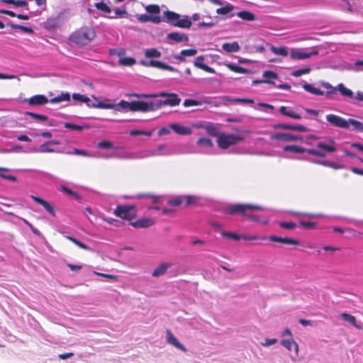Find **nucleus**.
Listing matches in <instances>:
<instances>
[{"instance_id": "nucleus-1", "label": "nucleus", "mask_w": 363, "mask_h": 363, "mask_svg": "<svg viewBox=\"0 0 363 363\" xmlns=\"http://www.w3.org/2000/svg\"><path fill=\"white\" fill-rule=\"evenodd\" d=\"M264 208L262 206L257 204L235 203L229 205L226 208L225 212L230 215H240L242 220H249L267 224L268 223L267 220H262L259 216L253 214L255 211H261Z\"/></svg>"}, {"instance_id": "nucleus-2", "label": "nucleus", "mask_w": 363, "mask_h": 363, "mask_svg": "<svg viewBox=\"0 0 363 363\" xmlns=\"http://www.w3.org/2000/svg\"><path fill=\"white\" fill-rule=\"evenodd\" d=\"M96 37V31L91 26H82L71 33L69 40L78 46L88 45Z\"/></svg>"}, {"instance_id": "nucleus-3", "label": "nucleus", "mask_w": 363, "mask_h": 363, "mask_svg": "<svg viewBox=\"0 0 363 363\" xmlns=\"http://www.w3.org/2000/svg\"><path fill=\"white\" fill-rule=\"evenodd\" d=\"M326 120L329 123L335 127L348 129L350 128V125H352L354 130L363 133V123L353 118L346 120L335 114L327 115Z\"/></svg>"}, {"instance_id": "nucleus-4", "label": "nucleus", "mask_w": 363, "mask_h": 363, "mask_svg": "<svg viewBox=\"0 0 363 363\" xmlns=\"http://www.w3.org/2000/svg\"><path fill=\"white\" fill-rule=\"evenodd\" d=\"M131 96H135L138 98H152V97H163L165 98L163 101H160V104L165 106H175L180 104L181 99L178 96L177 94L174 93H166V92H160L158 94L150 95V94H132Z\"/></svg>"}, {"instance_id": "nucleus-5", "label": "nucleus", "mask_w": 363, "mask_h": 363, "mask_svg": "<svg viewBox=\"0 0 363 363\" xmlns=\"http://www.w3.org/2000/svg\"><path fill=\"white\" fill-rule=\"evenodd\" d=\"M242 140H244L243 137H240L233 134H225L224 133H220L218 135L217 143L219 147L225 150L228 149L229 147L236 145Z\"/></svg>"}, {"instance_id": "nucleus-6", "label": "nucleus", "mask_w": 363, "mask_h": 363, "mask_svg": "<svg viewBox=\"0 0 363 363\" xmlns=\"http://www.w3.org/2000/svg\"><path fill=\"white\" fill-rule=\"evenodd\" d=\"M113 213L123 220H132L136 217V209L134 206H117Z\"/></svg>"}, {"instance_id": "nucleus-7", "label": "nucleus", "mask_w": 363, "mask_h": 363, "mask_svg": "<svg viewBox=\"0 0 363 363\" xmlns=\"http://www.w3.org/2000/svg\"><path fill=\"white\" fill-rule=\"evenodd\" d=\"M131 105L132 112H145L148 111H153L155 109V104L153 102L133 101Z\"/></svg>"}, {"instance_id": "nucleus-8", "label": "nucleus", "mask_w": 363, "mask_h": 363, "mask_svg": "<svg viewBox=\"0 0 363 363\" xmlns=\"http://www.w3.org/2000/svg\"><path fill=\"white\" fill-rule=\"evenodd\" d=\"M301 138L298 135H294L290 133H275L272 134L270 136L271 140H280V141H284V142H289V141H297L298 140H301Z\"/></svg>"}, {"instance_id": "nucleus-9", "label": "nucleus", "mask_w": 363, "mask_h": 363, "mask_svg": "<svg viewBox=\"0 0 363 363\" xmlns=\"http://www.w3.org/2000/svg\"><path fill=\"white\" fill-rule=\"evenodd\" d=\"M155 223L153 218L143 217L134 222H130V225L135 228H146L152 226Z\"/></svg>"}, {"instance_id": "nucleus-10", "label": "nucleus", "mask_w": 363, "mask_h": 363, "mask_svg": "<svg viewBox=\"0 0 363 363\" xmlns=\"http://www.w3.org/2000/svg\"><path fill=\"white\" fill-rule=\"evenodd\" d=\"M166 334H167V342L169 344L174 346L176 348H177L184 352H186L187 351L186 348L178 341V340L173 335V333L171 332V330H167Z\"/></svg>"}, {"instance_id": "nucleus-11", "label": "nucleus", "mask_w": 363, "mask_h": 363, "mask_svg": "<svg viewBox=\"0 0 363 363\" xmlns=\"http://www.w3.org/2000/svg\"><path fill=\"white\" fill-rule=\"evenodd\" d=\"M30 198L36 203L42 205L44 208L50 214L52 215V216H56V213H55V211L53 208V206L49 203L47 201L40 198V197H38V196H33L32 195L30 196Z\"/></svg>"}, {"instance_id": "nucleus-12", "label": "nucleus", "mask_w": 363, "mask_h": 363, "mask_svg": "<svg viewBox=\"0 0 363 363\" xmlns=\"http://www.w3.org/2000/svg\"><path fill=\"white\" fill-rule=\"evenodd\" d=\"M204 60H205V58H204L203 55L198 56L194 62V65L206 72L211 73V74L216 73V71L213 68L203 63Z\"/></svg>"}, {"instance_id": "nucleus-13", "label": "nucleus", "mask_w": 363, "mask_h": 363, "mask_svg": "<svg viewBox=\"0 0 363 363\" xmlns=\"http://www.w3.org/2000/svg\"><path fill=\"white\" fill-rule=\"evenodd\" d=\"M270 241L281 242L286 245H299L301 244L300 241L298 240H295L290 238H282L277 237L275 235H272L269 238Z\"/></svg>"}, {"instance_id": "nucleus-14", "label": "nucleus", "mask_w": 363, "mask_h": 363, "mask_svg": "<svg viewBox=\"0 0 363 363\" xmlns=\"http://www.w3.org/2000/svg\"><path fill=\"white\" fill-rule=\"evenodd\" d=\"M48 101L50 102V100H48L46 96L41 94L35 95L28 99V104L32 106L44 105Z\"/></svg>"}, {"instance_id": "nucleus-15", "label": "nucleus", "mask_w": 363, "mask_h": 363, "mask_svg": "<svg viewBox=\"0 0 363 363\" xmlns=\"http://www.w3.org/2000/svg\"><path fill=\"white\" fill-rule=\"evenodd\" d=\"M171 263L162 262L152 272V276L154 277H159L164 275L169 267H172Z\"/></svg>"}, {"instance_id": "nucleus-16", "label": "nucleus", "mask_w": 363, "mask_h": 363, "mask_svg": "<svg viewBox=\"0 0 363 363\" xmlns=\"http://www.w3.org/2000/svg\"><path fill=\"white\" fill-rule=\"evenodd\" d=\"M170 128L179 135H186L191 133V129L190 128L177 123L171 124Z\"/></svg>"}, {"instance_id": "nucleus-17", "label": "nucleus", "mask_w": 363, "mask_h": 363, "mask_svg": "<svg viewBox=\"0 0 363 363\" xmlns=\"http://www.w3.org/2000/svg\"><path fill=\"white\" fill-rule=\"evenodd\" d=\"M281 345L287 348L289 351L294 350L297 354L298 352V344L291 337L290 339L282 340L281 342Z\"/></svg>"}, {"instance_id": "nucleus-18", "label": "nucleus", "mask_w": 363, "mask_h": 363, "mask_svg": "<svg viewBox=\"0 0 363 363\" xmlns=\"http://www.w3.org/2000/svg\"><path fill=\"white\" fill-rule=\"evenodd\" d=\"M317 53V52H305L301 51H292L291 52V57L294 60H305L310 58L313 55H316Z\"/></svg>"}, {"instance_id": "nucleus-19", "label": "nucleus", "mask_w": 363, "mask_h": 363, "mask_svg": "<svg viewBox=\"0 0 363 363\" xmlns=\"http://www.w3.org/2000/svg\"><path fill=\"white\" fill-rule=\"evenodd\" d=\"M197 53V50L196 49H186V50H182L180 52V54L178 55H174V58L178 60L180 62H184L185 57L186 56H194Z\"/></svg>"}, {"instance_id": "nucleus-20", "label": "nucleus", "mask_w": 363, "mask_h": 363, "mask_svg": "<svg viewBox=\"0 0 363 363\" xmlns=\"http://www.w3.org/2000/svg\"><path fill=\"white\" fill-rule=\"evenodd\" d=\"M167 38V39L172 40L177 43H180L183 41L187 42L189 40V38L186 35L181 34L177 32H172L169 33Z\"/></svg>"}, {"instance_id": "nucleus-21", "label": "nucleus", "mask_w": 363, "mask_h": 363, "mask_svg": "<svg viewBox=\"0 0 363 363\" xmlns=\"http://www.w3.org/2000/svg\"><path fill=\"white\" fill-rule=\"evenodd\" d=\"M224 65L226 67H228L230 70L235 73L249 74L250 72V70L231 62L225 63Z\"/></svg>"}, {"instance_id": "nucleus-22", "label": "nucleus", "mask_w": 363, "mask_h": 363, "mask_svg": "<svg viewBox=\"0 0 363 363\" xmlns=\"http://www.w3.org/2000/svg\"><path fill=\"white\" fill-rule=\"evenodd\" d=\"M73 100L85 103L88 107L94 106V104L91 102L90 99L85 96L78 93H74L72 96Z\"/></svg>"}, {"instance_id": "nucleus-23", "label": "nucleus", "mask_w": 363, "mask_h": 363, "mask_svg": "<svg viewBox=\"0 0 363 363\" xmlns=\"http://www.w3.org/2000/svg\"><path fill=\"white\" fill-rule=\"evenodd\" d=\"M222 48L227 52H235L240 50V47L238 42H233L223 43Z\"/></svg>"}, {"instance_id": "nucleus-24", "label": "nucleus", "mask_w": 363, "mask_h": 363, "mask_svg": "<svg viewBox=\"0 0 363 363\" xmlns=\"http://www.w3.org/2000/svg\"><path fill=\"white\" fill-rule=\"evenodd\" d=\"M340 316L342 320L350 323L354 328L361 329V326L357 323L356 318L354 315L347 313H342Z\"/></svg>"}, {"instance_id": "nucleus-25", "label": "nucleus", "mask_w": 363, "mask_h": 363, "mask_svg": "<svg viewBox=\"0 0 363 363\" xmlns=\"http://www.w3.org/2000/svg\"><path fill=\"white\" fill-rule=\"evenodd\" d=\"M330 144H325L323 142H320L317 144V147L319 149L324 150L328 152H334L336 151V147L334 146L335 141L333 140H330Z\"/></svg>"}, {"instance_id": "nucleus-26", "label": "nucleus", "mask_w": 363, "mask_h": 363, "mask_svg": "<svg viewBox=\"0 0 363 363\" xmlns=\"http://www.w3.org/2000/svg\"><path fill=\"white\" fill-rule=\"evenodd\" d=\"M279 112L286 116L295 118V119H301V115L296 113L294 111L291 110H288L286 106H282L279 108Z\"/></svg>"}, {"instance_id": "nucleus-27", "label": "nucleus", "mask_w": 363, "mask_h": 363, "mask_svg": "<svg viewBox=\"0 0 363 363\" xmlns=\"http://www.w3.org/2000/svg\"><path fill=\"white\" fill-rule=\"evenodd\" d=\"M222 100L223 101H230L234 103H243V104H254V100L251 99H241V98H235L232 99L229 96H223Z\"/></svg>"}, {"instance_id": "nucleus-28", "label": "nucleus", "mask_w": 363, "mask_h": 363, "mask_svg": "<svg viewBox=\"0 0 363 363\" xmlns=\"http://www.w3.org/2000/svg\"><path fill=\"white\" fill-rule=\"evenodd\" d=\"M164 16L167 18V22L171 23L174 26V23H176V22L178 21V19L180 17V16L178 13H177L174 11H166L164 13Z\"/></svg>"}, {"instance_id": "nucleus-29", "label": "nucleus", "mask_w": 363, "mask_h": 363, "mask_svg": "<svg viewBox=\"0 0 363 363\" xmlns=\"http://www.w3.org/2000/svg\"><path fill=\"white\" fill-rule=\"evenodd\" d=\"M132 101L128 102L124 100L121 101L118 104H116L114 109L117 111H121V110L125 111H132L131 105Z\"/></svg>"}, {"instance_id": "nucleus-30", "label": "nucleus", "mask_w": 363, "mask_h": 363, "mask_svg": "<svg viewBox=\"0 0 363 363\" xmlns=\"http://www.w3.org/2000/svg\"><path fill=\"white\" fill-rule=\"evenodd\" d=\"M70 100V95L68 92L61 93L59 96L50 99L51 104L60 103L62 101H68Z\"/></svg>"}, {"instance_id": "nucleus-31", "label": "nucleus", "mask_w": 363, "mask_h": 363, "mask_svg": "<svg viewBox=\"0 0 363 363\" xmlns=\"http://www.w3.org/2000/svg\"><path fill=\"white\" fill-rule=\"evenodd\" d=\"M337 89L341 93L342 96L350 99L354 97L352 91L347 88L343 84H339L337 86Z\"/></svg>"}, {"instance_id": "nucleus-32", "label": "nucleus", "mask_w": 363, "mask_h": 363, "mask_svg": "<svg viewBox=\"0 0 363 363\" xmlns=\"http://www.w3.org/2000/svg\"><path fill=\"white\" fill-rule=\"evenodd\" d=\"M303 88L306 91H308L313 94L317 95V96H323L324 94V91L320 90V89L315 88L313 86V85L310 84H305L303 86Z\"/></svg>"}, {"instance_id": "nucleus-33", "label": "nucleus", "mask_w": 363, "mask_h": 363, "mask_svg": "<svg viewBox=\"0 0 363 363\" xmlns=\"http://www.w3.org/2000/svg\"><path fill=\"white\" fill-rule=\"evenodd\" d=\"M144 55L146 58H158L162 55V53L156 48H150L145 50Z\"/></svg>"}, {"instance_id": "nucleus-34", "label": "nucleus", "mask_w": 363, "mask_h": 363, "mask_svg": "<svg viewBox=\"0 0 363 363\" xmlns=\"http://www.w3.org/2000/svg\"><path fill=\"white\" fill-rule=\"evenodd\" d=\"M237 16L242 18V20L247 21H252L255 19L254 13L247 11H242L237 13Z\"/></svg>"}, {"instance_id": "nucleus-35", "label": "nucleus", "mask_w": 363, "mask_h": 363, "mask_svg": "<svg viewBox=\"0 0 363 363\" xmlns=\"http://www.w3.org/2000/svg\"><path fill=\"white\" fill-rule=\"evenodd\" d=\"M283 150L284 152L291 151V152H293L294 153H298V154H301V153L305 152V148H303L301 146L295 145H286L283 147Z\"/></svg>"}, {"instance_id": "nucleus-36", "label": "nucleus", "mask_w": 363, "mask_h": 363, "mask_svg": "<svg viewBox=\"0 0 363 363\" xmlns=\"http://www.w3.org/2000/svg\"><path fill=\"white\" fill-rule=\"evenodd\" d=\"M270 50L274 54L277 55L286 57L289 55V52L285 47H275L272 45Z\"/></svg>"}, {"instance_id": "nucleus-37", "label": "nucleus", "mask_w": 363, "mask_h": 363, "mask_svg": "<svg viewBox=\"0 0 363 363\" xmlns=\"http://www.w3.org/2000/svg\"><path fill=\"white\" fill-rule=\"evenodd\" d=\"M203 104H211V103L209 101H201L194 99H185L184 101L183 105L185 107H189L191 106H201Z\"/></svg>"}, {"instance_id": "nucleus-38", "label": "nucleus", "mask_w": 363, "mask_h": 363, "mask_svg": "<svg viewBox=\"0 0 363 363\" xmlns=\"http://www.w3.org/2000/svg\"><path fill=\"white\" fill-rule=\"evenodd\" d=\"M1 2L6 4H13L16 7L28 6V2L26 0H1Z\"/></svg>"}, {"instance_id": "nucleus-39", "label": "nucleus", "mask_w": 363, "mask_h": 363, "mask_svg": "<svg viewBox=\"0 0 363 363\" xmlns=\"http://www.w3.org/2000/svg\"><path fill=\"white\" fill-rule=\"evenodd\" d=\"M191 26V21L188 18H179L178 21L174 23V26L183 28H189Z\"/></svg>"}, {"instance_id": "nucleus-40", "label": "nucleus", "mask_w": 363, "mask_h": 363, "mask_svg": "<svg viewBox=\"0 0 363 363\" xmlns=\"http://www.w3.org/2000/svg\"><path fill=\"white\" fill-rule=\"evenodd\" d=\"M118 62L122 66H131L136 63V60L133 57H121Z\"/></svg>"}, {"instance_id": "nucleus-41", "label": "nucleus", "mask_w": 363, "mask_h": 363, "mask_svg": "<svg viewBox=\"0 0 363 363\" xmlns=\"http://www.w3.org/2000/svg\"><path fill=\"white\" fill-rule=\"evenodd\" d=\"M94 7L106 13H110L111 12V8L104 1L96 3Z\"/></svg>"}, {"instance_id": "nucleus-42", "label": "nucleus", "mask_w": 363, "mask_h": 363, "mask_svg": "<svg viewBox=\"0 0 363 363\" xmlns=\"http://www.w3.org/2000/svg\"><path fill=\"white\" fill-rule=\"evenodd\" d=\"M234 9V6L233 5L228 4L225 6L217 9L216 13L219 15H226Z\"/></svg>"}, {"instance_id": "nucleus-43", "label": "nucleus", "mask_w": 363, "mask_h": 363, "mask_svg": "<svg viewBox=\"0 0 363 363\" xmlns=\"http://www.w3.org/2000/svg\"><path fill=\"white\" fill-rule=\"evenodd\" d=\"M311 71V67H304L302 69H298L296 70H294L291 72V75L295 77H301L303 74H308Z\"/></svg>"}, {"instance_id": "nucleus-44", "label": "nucleus", "mask_w": 363, "mask_h": 363, "mask_svg": "<svg viewBox=\"0 0 363 363\" xmlns=\"http://www.w3.org/2000/svg\"><path fill=\"white\" fill-rule=\"evenodd\" d=\"M140 19V21H145V22L148 21H150L155 23H159L161 22V18L159 16H149L147 15H144V16H141Z\"/></svg>"}, {"instance_id": "nucleus-45", "label": "nucleus", "mask_w": 363, "mask_h": 363, "mask_svg": "<svg viewBox=\"0 0 363 363\" xmlns=\"http://www.w3.org/2000/svg\"><path fill=\"white\" fill-rule=\"evenodd\" d=\"M241 238L243 239L244 240H247V241H252V240H264L267 239V238L265 236L259 237L257 235H250V234L242 235H241Z\"/></svg>"}, {"instance_id": "nucleus-46", "label": "nucleus", "mask_w": 363, "mask_h": 363, "mask_svg": "<svg viewBox=\"0 0 363 363\" xmlns=\"http://www.w3.org/2000/svg\"><path fill=\"white\" fill-rule=\"evenodd\" d=\"M221 235L223 238H228L233 239L235 240H239L241 239V235H240L235 233H233V232L223 231V232H221Z\"/></svg>"}, {"instance_id": "nucleus-47", "label": "nucleus", "mask_w": 363, "mask_h": 363, "mask_svg": "<svg viewBox=\"0 0 363 363\" xmlns=\"http://www.w3.org/2000/svg\"><path fill=\"white\" fill-rule=\"evenodd\" d=\"M66 238L67 240H69V241H71L72 242H73L74 244H75L76 245H77L78 247H79L80 248L82 249H84V250H89V247L85 245L84 243L77 240V239H75L74 238L72 237V236H66Z\"/></svg>"}, {"instance_id": "nucleus-48", "label": "nucleus", "mask_w": 363, "mask_h": 363, "mask_svg": "<svg viewBox=\"0 0 363 363\" xmlns=\"http://www.w3.org/2000/svg\"><path fill=\"white\" fill-rule=\"evenodd\" d=\"M146 11L149 13L152 14H159L160 12V9L158 5L156 4H150L147 5L145 8Z\"/></svg>"}, {"instance_id": "nucleus-49", "label": "nucleus", "mask_w": 363, "mask_h": 363, "mask_svg": "<svg viewBox=\"0 0 363 363\" xmlns=\"http://www.w3.org/2000/svg\"><path fill=\"white\" fill-rule=\"evenodd\" d=\"M9 26L12 28L21 30L22 31H23L24 33H33V30L29 27H26L24 26L18 25V24H10Z\"/></svg>"}, {"instance_id": "nucleus-50", "label": "nucleus", "mask_w": 363, "mask_h": 363, "mask_svg": "<svg viewBox=\"0 0 363 363\" xmlns=\"http://www.w3.org/2000/svg\"><path fill=\"white\" fill-rule=\"evenodd\" d=\"M116 106V104H106L104 102L100 101L98 104H94V106H91V108H113Z\"/></svg>"}, {"instance_id": "nucleus-51", "label": "nucleus", "mask_w": 363, "mask_h": 363, "mask_svg": "<svg viewBox=\"0 0 363 363\" xmlns=\"http://www.w3.org/2000/svg\"><path fill=\"white\" fill-rule=\"evenodd\" d=\"M197 144L199 145L206 146V147H211L213 145L211 140H210L209 138H199L197 140Z\"/></svg>"}, {"instance_id": "nucleus-52", "label": "nucleus", "mask_w": 363, "mask_h": 363, "mask_svg": "<svg viewBox=\"0 0 363 363\" xmlns=\"http://www.w3.org/2000/svg\"><path fill=\"white\" fill-rule=\"evenodd\" d=\"M50 145V143L48 142H45L43 145H41L38 151L40 152H55L54 149L49 147L48 146Z\"/></svg>"}, {"instance_id": "nucleus-53", "label": "nucleus", "mask_w": 363, "mask_h": 363, "mask_svg": "<svg viewBox=\"0 0 363 363\" xmlns=\"http://www.w3.org/2000/svg\"><path fill=\"white\" fill-rule=\"evenodd\" d=\"M184 201L183 197L177 196L175 198H173L172 199H169L168 201V204L174 206H180Z\"/></svg>"}, {"instance_id": "nucleus-54", "label": "nucleus", "mask_w": 363, "mask_h": 363, "mask_svg": "<svg viewBox=\"0 0 363 363\" xmlns=\"http://www.w3.org/2000/svg\"><path fill=\"white\" fill-rule=\"evenodd\" d=\"M263 77L267 80H269V79H274L278 78V74L273 71L267 70L264 72Z\"/></svg>"}, {"instance_id": "nucleus-55", "label": "nucleus", "mask_w": 363, "mask_h": 363, "mask_svg": "<svg viewBox=\"0 0 363 363\" xmlns=\"http://www.w3.org/2000/svg\"><path fill=\"white\" fill-rule=\"evenodd\" d=\"M305 152H307L308 155L320 157H325V155L317 150L315 149H305Z\"/></svg>"}, {"instance_id": "nucleus-56", "label": "nucleus", "mask_w": 363, "mask_h": 363, "mask_svg": "<svg viewBox=\"0 0 363 363\" xmlns=\"http://www.w3.org/2000/svg\"><path fill=\"white\" fill-rule=\"evenodd\" d=\"M109 54L111 55H117L121 57L125 54V50L124 48L110 49Z\"/></svg>"}, {"instance_id": "nucleus-57", "label": "nucleus", "mask_w": 363, "mask_h": 363, "mask_svg": "<svg viewBox=\"0 0 363 363\" xmlns=\"http://www.w3.org/2000/svg\"><path fill=\"white\" fill-rule=\"evenodd\" d=\"M64 126L66 128L71 129L73 130H77V131H81L84 128V126L78 125L70 123H65Z\"/></svg>"}, {"instance_id": "nucleus-58", "label": "nucleus", "mask_w": 363, "mask_h": 363, "mask_svg": "<svg viewBox=\"0 0 363 363\" xmlns=\"http://www.w3.org/2000/svg\"><path fill=\"white\" fill-rule=\"evenodd\" d=\"M279 225L281 228L289 229V230L294 229L296 228V224L293 222H281V223H279Z\"/></svg>"}, {"instance_id": "nucleus-59", "label": "nucleus", "mask_w": 363, "mask_h": 363, "mask_svg": "<svg viewBox=\"0 0 363 363\" xmlns=\"http://www.w3.org/2000/svg\"><path fill=\"white\" fill-rule=\"evenodd\" d=\"M26 115L30 116L33 118H36V119H38L40 121H46L48 119V117L45 115H40V114L30 112V111H26Z\"/></svg>"}, {"instance_id": "nucleus-60", "label": "nucleus", "mask_w": 363, "mask_h": 363, "mask_svg": "<svg viewBox=\"0 0 363 363\" xmlns=\"http://www.w3.org/2000/svg\"><path fill=\"white\" fill-rule=\"evenodd\" d=\"M206 130L208 133L212 136H217L218 138V135L217 128L213 125H207Z\"/></svg>"}, {"instance_id": "nucleus-61", "label": "nucleus", "mask_w": 363, "mask_h": 363, "mask_svg": "<svg viewBox=\"0 0 363 363\" xmlns=\"http://www.w3.org/2000/svg\"><path fill=\"white\" fill-rule=\"evenodd\" d=\"M299 224L302 227H303L305 228H308V229L314 228L315 227V225H316L315 223L311 222V221H303V220H301L299 222Z\"/></svg>"}, {"instance_id": "nucleus-62", "label": "nucleus", "mask_w": 363, "mask_h": 363, "mask_svg": "<svg viewBox=\"0 0 363 363\" xmlns=\"http://www.w3.org/2000/svg\"><path fill=\"white\" fill-rule=\"evenodd\" d=\"M23 221L29 227L31 231L36 235L40 237L42 235L41 233L35 228L30 223H29L27 220L23 219Z\"/></svg>"}, {"instance_id": "nucleus-63", "label": "nucleus", "mask_w": 363, "mask_h": 363, "mask_svg": "<svg viewBox=\"0 0 363 363\" xmlns=\"http://www.w3.org/2000/svg\"><path fill=\"white\" fill-rule=\"evenodd\" d=\"M97 146L99 148L108 149V148L113 147V144H112V143H111L109 141L104 140V141L99 142L97 144Z\"/></svg>"}, {"instance_id": "nucleus-64", "label": "nucleus", "mask_w": 363, "mask_h": 363, "mask_svg": "<svg viewBox=\"0 0 363 363\" xmlns=\"http://www.w3.org/2000/svg\"><path fill=\"white\" fill-rule=\"evenodd\" d=\"M291 130H296L299 132H308L309 130L303 125H291Z\"/></svg>"}]
</instances>
